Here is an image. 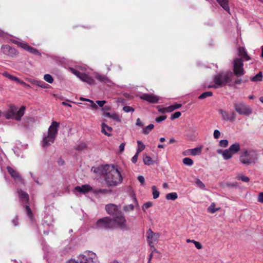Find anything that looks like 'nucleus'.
Instances as JSON below:
<instances>
[{"mask_svg": "<svg viewBox=\"0 0 263 263\" xmlns=\"http://www.w3.org/2000/svg\"><path fill=\"white\" fill-rule=\"evenodd\" d=\"M79 69L81 71L70 67L69 71L73 74L79 78L82 81L87 83L90 85H93L96 84L93 78H95L99 82L108 84L111 83V81L105 75L101 74L93 71L92 69H87L85 67L79 66Z\"/></svg>", "mask_w": 263, "mask_h": 263, "instance_id": "f257e3e1", "label": "nucleus"}, {"mask_svg": "<svg viewBox=\"0 0 263 263\" xmlns=\"http://www.w3.org/2000/svg\"><path fill=\"white\" fill-rule=\"evenodd\" d=\"M104 180L108 186H117L121 184L123 177L121 172L114 165H109L104 176Z\"/></svg>", "mask_w": 263, "mask_h": 263, "instance_id": "f03ea898", "label": "nucleus"}, {"mask_svg": "<svg viewBox=\"0 0 263 263\" xmlns=\"http://www.w3.org/2000/svg\"><path fill=\"white\" fill-rule=\"evenodd\" d=\"M234 74L231 71H222L218 73L213 77L214 85H209V88H217L227 85H233Z\"/></svg>", "mask_w": 263, "mask_h": 263, "instance_id": "7ed1b4c3", "label": "nucleus"}, {"mask_svg": "<svg viewBox=\"0 0 263 263\" xmlns=\"http://www.w3.org/2000/svg\"><path fill=\"white\" fill-rule=\"evenodd\" d=\"M239 160L243 165H251L258 161V157L256 151L252 148H243L240 151Z\"/></svg>", "mask_w": 263, "mask_h": 263, "instance_id": "20e7f679", "label": "nucleus"}, {"mask_svg": "<svg viewBox=\"0 0 263 263\" xmlns=\"http://www.w3.org/2000/svg\"><path fill=\"white\" fill-rule=\"evenodd\" d=\"M59 123L56 121H53L51 125L49 126L47 134H44L42 145L43 147H48L54 143V140L57 136L58 132V127Z\"/></svg>", "mask_w": 263, "mask_h": 263, "instance_id": "39448f33", "label": "nucleus"}, {"mask_svg": "<svg viewBox=\"0 0 263 263\" xmlns=\"http://www.w3.org/2000/svg\"><path fill=\"white\" fill-rule=\"evenodd\" d=\"M25 107L22 106L17 110V107L13 105H11L8 110L4 113V116L7 119H14L20 121L24 115Z\"/></svg>", "mask_w": 263, "mask_h": 263, "instance_id": "423d86ee", "label": "nucleus"}, {"mask_svg": "<svg viewBox=\"0 0 263 263\" xmlns=\"http://www.w3.org/2000/svg\"><path fill=\"white\" fill-rule=\"evenodd\" d=\"M113 222L112 218L106 217L99 219L92 227L96 229H113Z\"/></svg>", "mask_w": 263, "mask_h": 263, "instance_id": "0eeeda50", "label": "nucleus"}, {"mask_svg": "<svg viewBox=\"0 0 263 263\" xmlns=\"http://www.w3.org/2000/svg\"><path fill=\"white\" fill-rule=\"evenodd\" d=\"M113 222V229L116 226L122 230H127L129 228L126 223V220L121 212L113 217L112 219Z\"/></svg>", "mask_w": 263, "mask_h": 263, "instance_id": "6e6552de", "label": "nucleus"}, {"mask_svg": "<svg viewBox=\"0 0 263 263\" xmlns=\"http://www.w3.org/2000/svg\"><path fill=\"white\" fill-rule=\"evenodd\" d=\"M78 258L80 263H100L96 254L91 251L80 255Z\"/></svg>", "mask_w": 263, "mask_h": 263, "instance_id": "1a4fd4ad", "label": "nucleus"}, {"mask_svg": "<svg viewBox=\"0 0 263 263\" xmlns=\"http://www.w3.org/2000/svg\"><path fill=\"white\" fill-rule=\"evenodd\" d=\"M235 110L240 115L248 116L252 113V109L249 105L243 102L235 103Z\"/></svg>", "mask_w": 263, "mask_h": 263, "instance_id": "9d476101", "label": "nucleus"}, {"mask_svg": "<svg viewBox=\"0 0 263 263\" xmlns=\"http://www.w3.org/2000/svg\"><path fill=\"white\" fill-rule=\"evenodd\" d=\"M243 64L241 59L236 58L233 61V70L235 75L237 77L242 76L245 74Z\"/></svg>", "mask_w": 263, "mask_h": 263, "instance_id": "9b49d317", "label": "nucleus"}, {"mask_svg": "<svg viewBox=\"0 0 263 263\" xmlns=\"http://www.w3.org/2000/svg\"><path fill=\"white\" fill-rule=\"evenodd\" d=\"M218 111L221 115L222 119L224 121L232 122L234 121L236 118V114L234 111L228 112L222 109H220Z\"/></svg>", "mask_w": 263, "mask_h": 263, "instance_id": "f8f14e48", "label": "nucleus"}, {"mask_svg": "<svg viewBox=\"0 0 263 263\" xmlns=\"http://www.w3.org/2000/svg\"><path fill=\"white\" fill-rule=\"evenodd\" d=\"M105 210L108 214L113 216V217L121 212L120 206L112 203L106 205Z\"/></svg>", "mask_w": 263, "mask_h": 263, "instance_id": "ddd939ff", "label": "nucleus"}, {"mask_svg": "<svg viewBox=\"0 0 263 263\" xmlns=\"http://www.w3.org/2000/svg\"><path fill=\"white\" fill-rule=\"evenodd\" d=\"M147 239L149 245L155 244L158 240L160 235L159 233L153 232L149 229L146 232Z\"/></svg>", "mask_w": 263, "mask_h": 263, "instance_id": "4468645a", "label": "nucleus"}, {"mask_svg": "<svg viewBox=\"0 0 263 263\" xmlns=\"http://www.w3.org/2000/svg\"><path fill=\"white\" fill-rule=\"evenodd\" d=\"M1 50L3 53L6 55L13 57L17 54L16 50L8 45H3L1 47Z\"/></svg>", "mask_w": 263, "mask_h": 263, "instance_id": "2eb2a0df", "label": "nucleus"}, {"mask_svg": "<svg viewBox=\"0 0 263 263\" xmlns=\"http://www.w3.org/2000/svg\"><path fill=\"white\" fill-rule=\"evenodd\" d=\"M93 191L92 187L89 184H84L82 186H76L74 189V192L85 194L89 192Z\"/></svg>", "mask_w": 263, "mask_h": 263, "instance_id": "dca6fc26", "label": "nucleus"}, {"mask_svg": "<svg viewBox=\"0 0 263 263\" xmlns=\"http://www.w3.org/2000/svg\"><path fill=\"white\" fill-rule=\"evenodd\" d=\"M140 98L151 103H156L159 101V98L157 96L148 93H143L140 96Z\"/></svg>", "mask_w": 263, "mask_h": 263, "instance_id": "f3484780", "label": "nucleus"}, {"mask_svg": "<svg viewBox=\"0 0 263 263\" xmlns=\"http://www.w3.org/2000/svg\"><path fill=\"white\" fill-rule=\"evenodd\" d=\"M109 166V165L106 164L104 165H101L97 167H92L91 168V171L96 174L104 175L105 176Z\"/></svg>", "mask_w": 263, "mask_h": 263, "instance_id": "a211bd4d", "label": "nucleus"}, {"mask_svg": "<svg viewBox=\"0 0 263 263\" xmlns=\"http://www.w3.org/2000/svg\"><path fill=\"white\" fill-rule=\"evenodd\" d=\"M7 170L8 173L10 174L11 176L15 180L18 181H22L23 179L18 172L14 170L10 166H7Z\"/></svg>", "mask_w": 263, "mask_h": 263, "instance_id": "6ab92c4d", "label": "nucleus"}, {"mask_svg": "<svg viewBox=\"0 0 263 263\" xmlns=\"http://www.w3.org/2000/svg\"><path fill=\"white\" fill-rule=\"evenodd\" d=\"M2 75L11 81H15L18 83L23 84L24 86L29 87V85L28 84H27L24 82L21 81L18 78H17L13 75L10 74L9 73H8L7 71H5V72H3Z\"/></svg>", "mask_w": 263, "mask_h": 263, "instance_id": "aec40b11", "label": "nucleus"}, {"mask_svg": "<svg viewBox=\"0 0 263 263\" xmlns=\"http://www.w3.org/2000/svg\"><path fill=\"white\" fill-rule=\"evenodd\" d=\"M112 130V128L106 125L104 123H102L101 124V132L104 135L107 136H110L111 135V132Z\"/></svg>", "mask_w": 263, "mask_h": 263, "instance_id": "412c9836", "label": "nucleus"}, {"mask_svg": "<svg viewBox=\"0 0 263 263\" xmlns=\"http://www.w3.org/2000/svg\"><path fill=\"white\" fill-rule=\"evenodd\" d=\"M229 149L233 155L237 154L240 151V144L239 142H235L232 144Z\"/></svg>", "mask_w": 263, "mask_h": 263, "instance_id": "4be33fe9", "label": "nucleus"}, {"mask_svg": "<svg viewBox=\"0 0 263 263\" xmlns=\"http://www.w3.org/2000/svg\"><path fill=\"white\" fill-rule=\"evenodd\" d=\"M216 1L224 10L230 14L228 0H216Z\"/></svg>", "mask_w": 263, "mask_h": 263, "instance_id": "5701e85b", "label": "nucleus"}, {"mask_svg": "<svg viewBox=\"0 0 263 263\" xmlns=\"http://www.w3.org/2000/svg\"><path fill=\"white\" fill-rule=\"evenodd\" d=\"M238 54L241 58L246 61H248L250 59L249 56L247 54L246 49L243 47H239L238 48Z\"/></svg>", "mask_w": 263, "mask_h": 263, "instance_id": "b1692460", "label": "nucleus"}, {"mask_svg": "<svg viewBox=\"0 0 263 263\" xmlns=\"http://www.w3.org/2000/svg\"><path fill=\"white\" fill-rule=\"evenodd\" d=\"M18 194L19 197L21 199L24 200V201L28 202L29 200V195L28 194L24 192L22 190H20L18 191Z\"/></svg>", "mask_w": 263, "mask_h": 263, "instance_id": "393cba45", "label": "nucleus"}, {"mask_svg": "<svg viewBox=\"0 0 263 263\" xmlns=\"http://www.w3.org/2000/svg\"><path fill=\"white\" fill-rule=\"evenodd\" d=\"M233 156V154L230 151L229 148L223 150L222 157L224 160L230 159Z\"/></svg>", "mask_w": 263, "mask_h": 263, "instance_id": "a878e982", "label": "nucleus"}, {"mask_svg": "<svg viewBox=\"0 0 263 263\" xmlns=\"http://www.w3.org/2000/svg\"><path fill=\"white\" fill-rule=\"evenodd\" d=\"M190 153L192 156H198L201 154V147H196L191 149Z\"/></svg>", "mask_w": 263, "mask_h": 263, "instance_id": "bb28decb", "label": "nucleus"}, {"mask_svg": "<svg viewBox=\"0 0 263 263\" xmlns=\"http://www.w3.org/2000/svg\"><path fill=\"white\" fill-rule=\"evenodd\" d=\"M262 79V72L260 71L255 76L252 77L251 78V81L253 82H259L261 81Z\"/></svg>", "mask_w": 263, "mask_h": 263, "instance_id": "cd10ccee", "label": "nucleus"}, {"mask_svg": "<svg viewBox=\"0 0 263 263\" xmlns=\"http://www.w3.org/2000/svg\"><path fill=\"white\" fill-rule=\"evenodd\" d=\"M177 198V194L175 192L168 193L166 195V199L167 200H175Z\"/></svg>", "mask_w": 263, "mask_h": 263, "instance_id": "c85d7f7f", "label": "nucleus"}, {"mask_svg": "<svg viewBox=\"0 0 263 263\" xmlns=\"http://www.w3.org/2000/svg\"><path fill=\"white\" fill-rule=\"evenodd\" d=\"M33 84L44 88H47L48 87V85L42 81H33Z\"/></svg>", "mask_w": 263, "mask_h": 263, "instance_id": "c756f323", "label": "nucleus"}, {"mask_svg": "<svg viewBox=\"0 0 263 263\" xmlns=\"http://www.w3.org/2000/svg\"><path fill=\"white\" fill-rule=\"evenodd\" d=\"M138 147L137 148V153H140L142 151H143L145 148L144 144L139 140L137 141Z\"/></svg>", "mask_w": 263, "mask_h": 263, "instance_id": "7c9ffc66", "label": "nucleus"}, {"mask_svg": "<svg viewBox=\"0 0 263 263\" xmlns=\"http://www.w3.org/2000/svg\"><path fill=\"white\" fill-rule=\"evenodd\" d=\"M152 189L153 191V196L154 199H157L159 197L160 193L158 191L156 186L153 185L152 186Z\"/></svg>", "mask_w": 263, "mask_h": 263, "instance_id": "2f4dec72", "label": "nucleus"}, {"mask_svg": "<svg viewBox=\"0 0 263 263\" xmlns=\"http://www.w3.org/2000/svg\"><path fill=\"white\" fill-rule=\"evenodd\" d=\"M182 162L184 165L187 166H192L194 163L193 160L188 157L183 158L182 160Z\"/></svg>", "mask_w": 263, "mask_h": 263, "instance_id": "473e14b6", "label": "nucleus"}, {"mask_svg": "<svg viewBox=\"0 0 263 263\" xmlns=\"http://www.w3.org/2000/svg\"><path fill=\"white\" fill-rule=\"evenodd\" d=\"M143 162L144 164L149 165L153 163V161L151 157L145 155L143 157Z\"/></svg>", "mask_w": 263, "mask_h": 263, "instance_id": "72a5a7b5", "label": "nucleus"}, {"mask_svg": "<svg viewBox=\"0 0 263 263\" xmlns=\"http://www.w3.org/2000/svg\"><path fill=\"white\" fill-rule=\"evenodd\" d=\"M154 125L153 124H151L148 125L143 129V133L145 135L149 134L150 132L154 128Z\"/></svg>", "mask_w": 263, "mask_h": 263, "instance_id": "f704fd0d", "label": "nucleus"}, {"mask_svg": "<svg viewBox=\"0 0 263 263\" xmlns=\"http://www.w3.org/2000/svg\"><path fill=\"white\" fill-rule=\"evenodd\" d=\"M212 95H213L212 92L206 91V92L202 93L201 95H200L198 98L200 99H203L206 98V97H211Z\"/></svg>", "mask_w": 263, "mask_h": 263, "instance_id": "c9c22d12", "label": "nucleus"}, {"mask_svg": "<svg viewBox=\"0 0 263 263\" xmlns=\"http://www.w3.org/2000/svg\"><path fill=\"white\" fill-rule=\"evenodd\" d=\"M25 211L29 218L32 220L33 218V214L32 211L28 205L25 206Z\"/></svg>", "mask_w": 263, "mask_h": 263, "instance_id": "e433bc0d", "label": "nucleus"}, {"mask_svg": "<svg viewBox=\"0 0 263 263\" xmlns=\"http://www.w3.org/2000/svg\"><path fill=\"white\" fill-rule=\"evenodd\" d=\"M220 208H215V204L212 203L211 205L208 208V210L209 212L211 213H214L216 211L219 210Z\"/></svg>", "mask_w": 263, "mask_h": 263, "instance_id": "4c0bfd02", "label": "nucleus"}, {"mask_svg": "<svg viewBox=\"0 0 263 263\" xmlns=\"http://www.w3.org/2000/svg\"><path fill=\"white\" fill-rule=\"evenodd\" d=\"M44 79L49 83H52L53 82L52 77L49 74H46L44 76Z\"/></svg>", "mask_w": 263, "mask_h": 263, "instance_id": "58836bf2", "label": "nucleus"}, {"mask_svg": "<svg viewBox=\"0 0 263 263\" xmlns=\"http://www.w3.org/2000/svg\"><path fill=\"white\" fill-rule=\"evenodd\" d=\"M110 118H111L114 121H116L118 122H120L121 121V119L119 116L116 112H113L111 113V116Z\"/></svg>", "mask_w": 263, "mask_h": 263, "instance_id": "ea45409f", "label": "nucleus"}, {"mask_svg": "<svg viewBox=\"0 0 263 263\" xmlns=\"http://www.w3.org/2000/svg\"><path fill=\"white\" fill-rule=\"evenodd\" d=\"M173 105L167 107L163 108L161 111L162 112H170L175 110V108H174Z\"/></svg>", "mask_w": 263, "mask_h": 263, "instance_id": "a19ab883", "label": "nucleus"}, {"mask_svg": "<svg viewBox=\"0 0 263 263\" xmlns=\"http://www.w3.org/2000/svg\"><path fill=\"white\" fill-rule=\"evenodd\" d=\"M15 43H16L18 45H19L22 48H23L24 49H25V50H27H27L29 49V48L30 47L29 45H28L27 44H26L25 43L16 42Z\"/></svg>", "mask_w": 263, "mask_h": 263, "instance_id": "79ce46f5", "label": "nucleus"}, {"mask_svg": "<svg viewBox=\"0 0 263 263\" xmlns=\"http://www.w3.org/2000/svg\"><path fill=\"white\" fill-rule=\"evenodd\" d=\"M237 179L246 182H248L250 181V178L245 175H238L237 176Z\"/></svg>", "mask_w": 263, "mask_h": 263, "instance_id": "37998d69", "label": "nucleus"}, {"mask_svg": "<svg viewBox=\"0 0 263 263\" xmlns=\"http://www.w3.org/2000/svg\"><path fill=\"white\" fill-rule=\"evenodd\" d=\"M228 143H229V142H228V141L227 140H226V139L221 140L219 141V145L220 147H226L228 146Z\"/></svg>", "mask_w": 263, "mask_h": 263, "instance_id": "c03bdc74", "label": "nucleus"}, {"mask_svg": "<svg viewBox=\"0 0 263 263\" xmlns=\"http://www.w3.org/2000/svg\"><path fill=\"white\" fill-rule=\"evenodd\" d=\"M109 192V190L107 189H99L93 191V193L95 194H106Z\"/></svg>", "mask_w": 263, "mask_h": 263, "instance_id": "a18cd8bd", "label": "nucleus"}, {"mask_svg": "<svg viewBox=\"0 0 263 263\" xmlns=\"http://www.w3.org/2000/svg\"><path fill=\"white\" fill-rule=\"evenodd\" d=\"M27 51L31 53H33V54H39V55H40V53L39 52V51L36 49L35 48H34L33 47H32L31 46H30L29 48V49L27 50Z\"/></svg>", "mask_w": 263, "mask_h": 263, "instance_id": "49530a36", "label": "nucleus"}, {"mask_svg": "<svg viewBox=\"0 0 263 263\" xmlns=\"http://www.w3.org/2000/svg\"><path fill=\"white\" fill-rule=\"evenodd\" d=\"M123 110L125 112H134L135 109L132 107H130L129 106H125L123 108Z\"/></svg>", "mask_w": 263, "mask_h": 263, "instance_id": "de8ad7c7", "label": "nucleus"}, {"mask_svg": "<svg viewBox=\"0 0 263 263\" xmlns=\"http://www.w3.org/2000/svg\"><path fill=\"white\" fill-rule=\"evenodd\" d=\"M181 115V114L180 111H177L171 115V120H174L175 119H177L179 118Z\"/></svg>", "mask_w": 263, "mask_h": 263, "instance_id": "09e8293b", "label": "nucleus"}, {"mask_svg": "<svg viewBox=\"0 0 263 263\" xmlns=\"http://www.w3.org/2000/svg\"><path fill=\"white\" fill-rule=\"evenodd\" d=\"M153 206V203L152 202H147L144 203L143 205V210L147 209Z\"/></svg>", "mask_w": 263, "mask_h": 263, "instance_id": "8fccbe9b", "label": "nucleus"}, {"mask_svg": "<svg viewBox=\"0 0 263 263\" xmlns=\"http://www.w3.org/2000/svg\"><path fill=\"white\" fill-rule=\"evenodd\" d=\"M196 183L198 187L201 189H204L205 187L204 183L199 179L196 180Z\"/></svg>", "mask_w": 263, "mask_h": 263, "instance_id": "3c124183", "label": "nucleus"}, {"mask_svg": "<svg viewBox=\"0 0 263 263\" xmlns=\"http://www.w3.org/2000/svg\"><path fill=\"white\" fill-rule=\"evenodd\" d=\"M166 119V116H161L156 118V121L157 123H161L162 121L165 120Z\"/></svg>", "mask_w": 263, "mask_h": 263, "instance_id": "603ef678", "label": "nucleus"}, {"mask_svg": "<svg viewBox=\"0 0 263 263\" xmlns=\"http://www.w3.org/2000/svg\"><path fill=\"white\" fill-rule=\"evenodd\" d=\"M134 206L132 204H129L127 205H126L124 207V210L125 211H133L134 210Z\"/></svg>", "mask_w": 263, "mask_h": 263, "instance_id": "864d4df0", "label": "nucleus"}, {"mask_svg": "<svg viewBox=\"0 0 263 263\" xmlns=\"http://www.w3.org/2000/svg\"><path fill=\"white\" fill-rule=\"evenodd\" d=\"M257 201L259 203H263V192H260L257 197Z\"/></svg>", "mask_w": 263, "mask_h": 263, "instance_id": "5fc2aeb1", "label": "nucleus"}, {"mask_svg": "<svg viewBox=\"0 0 263 263\" xmlns=\"http://www.w3.org/2000/svg\"><path fill=\"white\" fill-rule=\"evenodd\" d=\"M214 138L218 139L220 136V132L218 129H215L213 134Z\"/></svg>", "mask_w": 263, "mask_h": 263, "instance_id": "6e6d98bb", "label": "nucleus"}, {"mask_svg": "<svg viewBox=\"0 0 263 263\" xmlns=\"http://www.w3.org/2000/svg\"><path fill=\"white\" fill-rule=\"evenodd\" d=\"M194 244L195 245L196 248L198 249H201L202 248V245L198 241H194Z\"/></svg>", "mask_w": 263, "mask_h": 263, "instance_id": "4d7b16f0", "label": "nucleus"}, {"mask_svg": "<svg viewBox=\"0 0 263 263\" xmlns=\"http://www.w3.org/2000/svg\"><path fill=\"white\" fill-rule=\"evenodd\" d=\"M90 103V107L92 109H97L98 108V106L93 101L90 100V101H89Z\"/></svg>", "mask_w": 263, "mask_h": 263, "instance_id": "13d9d810", "label": "nucleus"}, {"mask_svg": "<svg viewBox=\"0 0 263 263\" xmlns=\"http://www.w3.org/2000/svg\"><path fill=\"white\" fill-rule=\"evenodd\" d=\"M149 245L150 246L151 253H152L153 254L155 252H158L156 249L154 247V244H151V245Z\"/></svg>", "mask_w": 263, "mask_h": 263, "instance_id": "bf43d9fd", "label": "nucleus"}, {"mask_svg": "<svg viewBox=\"0 0 263 263\" xmlns=\"http://www.w3.org/2000/svg\"><path fill=\"white\" fill-rule=\"evenodd\" d=\"M138 155H139V153H136V154L135 155V156H134L132 159V161L135 163L136 162H137V160H138Z\"/></svg>", "mask_w": 263, "mask_h": 263, "instance_id": "052dcab7", "label": "nucleus"}, {"mask_svg": "<svg viewBox=\"0 0 263 263\" xmlns=\"http://www.w3.org/2000/svg\"><path fill=\"white\" fill-rule=\"evenodd\" d=\"M96 103L100 107H103V105H104V104L106 103V101H100V100H98V101H96Z\"/></svg>", "mask_w": 263, "mask_h": 263, "instance_id": "680f3d73", "label": "nucleus"}, {"mask_svg": "<svg viewBox=\"0 0 263 263\" xmlns=\"http://www.w3.org/2000/svg\"><path fill=\"white\" fill-rule=\"evenodd\" d=\"M138 179L139 181L141 184H144V183L145 182V179H144V178L143 176H139L138 177Z\"/></svg>", "mask_w": 263, "mask_h": 263, "instance_id": "e2e57ef3", "label": "nucleus"}, {"mask_svg": "<svg viewBox=\"0 0 263 263\" xmlns=\"http://www.w3.org/2000/svg\"><path fill=\"white\" fill-rule=\"evenodd\" d=\"M191 149H188L182 153V155L183 156H190L191 155V153H190Z\"/></svg>", "mask_w": 263, "mask_h": 263, "instance_id": "0e129e2a", "label": "nucleus"}, {"mask_svg": "<svg viewBox=\"0 0 263 263\" xmlns=\"http://www.w3.org/2000/svg\"><path fill=\"white\" fill-rule=\"evenodd\" d=\"M136 125L143 127V124H142V122L141 121L140 119L139 118H138L136 120Z\"/></svg>", "mask_w": 263, "mask_h": 263, "instance_id": "69168bd1", "label": "nucleus"}, {"mask_svg": "<svg viewBox=\"0 0 263 263\" xmlns=\"http://www.w3.org/2000/svg\"><path fill=\"white\" fill-rule=\"evenodd\" d=\"M66 263H80V262L79 261V258H78L77 260H76L75 259H70Z\"/></svg>", "mask_w": 263, "mask_h": 263, "instance_id": "338daca9", "label": "nucleus"}, {"mask_svg": "<svg viewBox=\"0 0 263 263\" xmlns=\"http://www.w3.org/2000/svg\"><path fill=\"white\" fill-rule=\"evenodd\" d=\"M12 223L15 226H17L18 225V218L17 217H15L12 220Z\"/></svg>", "mask_w": 263, "mask_h": 263, "instance_id": "774afa93", "label": "nucleus"}]
</instances>
